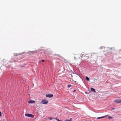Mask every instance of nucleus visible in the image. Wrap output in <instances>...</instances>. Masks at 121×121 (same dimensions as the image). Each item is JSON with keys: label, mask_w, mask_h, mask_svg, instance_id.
Here are the masks:
<instances>
[{"label": "nucleus", "mask_w": 121, "mask_h": 121, "mask_svg": "<svg viewBox=\"0 0 121 121\" xmlns=\"http://www.w3.org/2000/svg\"><path fill=\"white\" fill-rule=\"evenodd\" d=\"M0 116H1V112L0 111Z\"/></svg>", "instance_id": "nucleus-14"}, {"label": "nucleus", "mask_w": 121, "mask_h": 121, "mask_svg": "<svg viewBox=\"0 0 121 121\" xmlns=\"http://www.w3.org/2000/svg\"><path fill=\"white\" fill-rule=\"evenodd\" d=\"M71 86V85H68L67 86V87L68 88H69Z\"/></svg>", "instance_id": "nucleus-10"}, {"label": "nucleus", "mask_w": 121, "mask_h": 121, "mask_svg": "<svg viewBox=\"0 0 121 121\" xmlns=\"http://www.w3.org/2000/svg\"><path fill=\"white\" fill-rule=\"evenodd\" d=\"M91 91H92L94 92H95V89L92 88H91Z\"/></svg>", "instance_id": "nucleus-5"}, {"label": "nucleus", "mask_w": 121, "mask_h": 121, "mask_svg": "<svg viewBox=\"0 0 121 121\" xmlns=\"http://www.w3.org/2000/svg\"><path fill=\"white\" fill-rule=\"evenodd\" d=\"M81 54H82V55H83H83H84V53H82Z\"/></svg>", "instance_id": "nucleus-17"}, {"label": "nucleus", "mask_w": 121, "mask_h": 121, "mask_svg": "<svg viewBox=\"0 0 121 121\" xmlns=\"http://www.w3.org/2000/svg\"><path fill=\"white\" fill-rule=\"evenodd\" d=\"M83 55H82V54H81V57H83Z\"/></svg>", "instance_id": "nucleus-13"}, {"label": "nucleus", "mask_w": 121, "mask_h": 121, "mask_svg": "<svg viewBox=\"0 0 121 121\" xmlns=\"http://www.w3.org/2000/svg\"><path fill=\"white\" fill-rule=\"evenodd\" d=\"M57 121H59L60 120H59V119H57Z\"/></svg>", "instance_id": "nucleus-18"}, {"label": "nucleus", "mask_w": 121, "mask_h": 121, "mask_svg": "<svg viewBox=\"0 0 121 121\" xmlns=\"http://www.w3.org/2000/svg\"><path fill=\"white\" fill-rule=\"evenodd\" d=\"M48 103V101L47 100L42 99V100L41 104H46Z\"/></svg>", "instance_id": "nucleus-1"}, {"label": "nucleus", "mask_w": 121, "mask_h": 121, "mask_svg": "<svg viewBox=\"0 0 121 121\" xmlns=\"http://www.w3.org/2000/svg\"><path fill=\"white\" fill-rule=\"evenodd\" d=\"M75 91H76L75 90H74L73 91H74V92Z\"/></svg>", "instance_id": "nucleus-20"}, {"label": "nucleus", "mask_w": 121, "mask_h": 121, "mask_svg": "<svg viewBox=\"0 0 121 121\" xmlns=\"http://www.w3.org/2000/svg\"><path fill=\"white\" fill-rule=\"evenodd\" d=\"M56 120H57V119L56 118Z\"/></svg>", "instance_id": "nucleus-21"}, {"label": "nucleus", "mask_w": 121, "mask_h": 121, "mask_svg": "<svg viewBox=\"0 0 121 121\" xmlns=\"http://www.w3.org/2000/svg\"><path fill=\"white\" fill-rule=\"evenodd\" d=\"M112 109H113V110H114V108H112Z\"/></svg>", "instance_id": "nucleus-19"}, {"label": "nucleus", "mask_w": 121, "mask_h": 121, "mask_svg": "<svg viewBox=\"0 0 121 121\" xmlns=\"http://www.w3.org/2000/svg\"><path fill=\"white\" fill-rule=\"evenodd\" d=\"M86 80H87V81H89V78L87 77L86 76Z\"/></svg>", "instance_id": "nucleus-8"}, {"label": "nucleus", "mask_w": 121, "mask_h": 121, "mask_svg": "<svg viewBox=\"0 0 121 121\" xmlns=\"http://www.w3.org/2000/svg\"><path fill=\"white\" fill-rule=\"evenodd\" d=\"M35 101L34 100H30L28 101V102L29 103H35Z\"/></svg>", "instance_id": "nucleus-6"}, {"label": "nucleus", "mask_w": 121, "mask_h": 121, "mask_svg": "<svg viewBox=\"0 0 121 121\" xmlns=\"http://www.w3.org/2000/svg\"><path fill=\"white\" fill-rule=\"evenodd\" d=\"M42 62H44V60H42Z\"/></svg>", "instance_id": "nucleus-16"}, {"label": "nucleus", "mask_w": 121, "mask_h": 121, "mask_svg": "<svg viewBox=\"0 0 121 121\" xmlns=\"http://www.w3.org/2000/svg\"><path fill=\"white\" fill-rule=\"evenodd\" d=\"M104 48V47H100V49H102V48Z\"/></svg>", "instance_id": "nucleus-11"}, {"label": "nucleus", "mask_w": 121, "mask_h": 121, "mask_svg": "<svg viewBox=\"0 0 121 121\" xmlns=\"http://www.w3.org/2000/svg\"><path fill=\"white\" fill-rule=\"evenodd\" d=\"M107 116H103V117H97V119H101V118H104V117H106Z\"/></svg>", "instance_id": "nucleus-7"}, {"label": "nucleus", "mask_w": 121, "mask_h": 121, "mask_svg": "<svg viewBox=\"0 0 121 121\" xmlns=\"http://www.w3.org/2000/svg\"><path fill=\"white\" fill-rule=\"evenodd\" d=\"M25 115L27 117H31L32 118H33L34 117V116L33 115L29 113L25 114Z\"/></svg>", "instance_id": "nucleus-2"}, {"label": "nucleus", "mask_w": 121, "mask_h": 121, "mask_svg": "<svg viewBox=\"0 0 121 121\" xmlns=\"http://www.w3.org/2000/svg\"><path fill=\"white\" fill-rule=\"evenodd\" d=\"M65 121H72V120H71V118H70V120H66Z\"/></svg>", "instance_id": "nucleus-9"}, {"label": "nucleus", "mask_w": 121, "mask_h": 121, "mask_svg": "<svg viewBox=\"0 0 121 121\" xmlns=\"http://www.w3.org/2000/svg\"><path fill=\"white\" fill-rule=\"evenodd\" d=\"M108 118L110 119H112V117L110 116L108 117Z\"/></svg>", "instance_id": "nucleus-12"}, {"label": "nucleus", "mask_w": 121, "mask_h": 121, "mask_svg": "<svg viewBox=\"0 0 121 121\" xmlns=\"http://www.w3.org/2000/svg\"><path fill=\"white\" fill-rule=\"evenodd\" d=\"M53 95L52 94H48L46 95V96L47 97L51 98L53 96Z\"/></svg>", "instance_id": "nucleus-4"}, {"label": "nucleus", "mask_w": 121, "mask_h": 121, "mask_svg": "<svg viewBox=\"0 0 121 121\" xmlns=\"http://www.w3.org/2000/svg\"><path fill=\"white\" fill-rule=\"evenodd\" d=\"M114 102L117 103H121V99H116L114 101Z\"/></svg>", "instance_id": "nucleus-3"}, {"label": "nucleus", "mask_w": 121, "mask_h": 121, "mask_svg": "<svg viewBox=\"0 0 121 121\" xmlns=\"http://www.w3.org/2000/svg\"><path fill=\"white\" fill-rule=\"evenodd\" d=\"M49 119L51 120H52V118L51 117H50Z\"/></svg>", "instance_id": "nucleus-15"}]
</instances>
